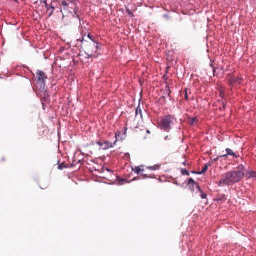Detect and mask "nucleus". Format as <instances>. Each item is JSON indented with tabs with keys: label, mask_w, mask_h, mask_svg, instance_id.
<instances>
[{
	"label": "nucleus",
	"mask_w": 256,
	"mask_h": 256,
	"mask_svg": "<svg viewBox=\"0 0 256 256\" xmlns=\"http://www.w3.org/2000/svg\"><path fill=\"white\" fill-rule=\"evenodd\" d=\"M244 176V172L242 171H230L222 176L221 180L218 182V184L219 186H232L238 182Z\"/></svg>",
	"instance_id": "obj_1"
},
{
	"label": "nucleus",
	"mask_w": 256,
	"mask_h": 256,
	"mask_svg": "<svg viewBox=\"0 0 256 256\" xmlns=\"http://www.w3.org/2000/svg\"><path fill=\"white\" fill-rule=\"evenodd\" d=\"M82 48L89 57H96V52L99 48L98 44L92 38L90 34H88L87 38H83L82 40Z\"/></svg>",
	"instance_id": "obj_2"
},
{
	"label": "nucleus",
	"mask_w": 256,
	"mask_h": 256,
	"mask_svg": "<svg viewBox=\"0 0 256 256\" xmlns=\"http://www.w3.org/2000/svg\"><path fill=\"white\" fill-rule=\"evenodd\" d=\"M176 120L175 118L172 116H167L162 118L158 124L162 130L168 132L171 130L172 126Z\"/></svg>",
	"instance_id": "obj_3"
},
{
	"label": "nucleus",
	"mask_w": 256,
	"mask_h": 256,
	"mask_svg": "<svg viewBox=\"0 0 256 256\" xmlns=\"http://www.w3.org/2000/svg\"><path fill=\"white\" fill-rule=\"evenodd\" d=\"M36 88H38L40 90L43 92L45 90L46 80L48 78L46 74L40 70H38L36 72Z\"/></svg>",
	"instance_id": "obj_4"
},
{
	"label": "nucleus",
	"mask_w": 256,
	"mask_h": 256,
	"mask_svg": "<svg viewBox=\"0 0 256 256\" xmlns=\"http://www.w3.org/2000/svg\"><path fill=\"white\" fill-rule=\"evenodd\" d=\"M117 140H116L114 144L108 141L101 142L99 141L97 142V144L100 146V148L103 150H106L110 148H112L114 145L116 144Z\"/></svg>",
	"instance_id": "obj_5"
},
{
	"label": "nucleus",
	"mask_w": 256,
	"mask_h": 256,
	"mask_svg": "<svg viewBox=\"0 0 256 256\" xmlns=\"http://www.w3.org/2000/svg\"><path fill=\"white\" fill-rule=\"evenodd\" d=\"M242 81V78L240 77L232 76L228 80L229 85L234 86V85H240Z\"/></svg>",
	"instance_id": "obj_6"
},
{
	"label": "nucleus",
	"mask_w": 256,
	"mask_h": 256,
	"mask_svg": "<svg viewBox=\"0 0 256 256\" xmlns=\"http://www.w3.org/2000/svg\"><path fill=\"white\" fill-rule=\"evenodd\" d=\"M76 18L78 20H80L78 16V15L76 16ZM76 18V17H74V14H71L70 16H64L63 17V20L64 22L66 25L70 24L72 22H74V18Z\"/></svg>",
	"instance_id": "obj_7"
},
{
	"label": "nucleus",
	"mask_w": 256,
	"mask_h": 256,
	"mask_svg": "<svg viewBox=\"0 0 256 256\" xmlns=\"http://www.w3.org/2000/svg\"><path fill=\"white\" fill-rule=\"evenodd\" d=\"M132 169V170L138 174H140L141 172L144 171L143 166H135V168H134Z\"/></svg>",
	"instance_id": "obj_8"
},
{
	"label": "nucleus",
	"mask_w": 256,
	"mask_h": 256,
	"mask_svg": "<svg viewBox=\"0 0 256 256\" xmlns=\"http://www.w3.org/2000/svg\"><path fill=\"white\" fill-rule=\"evenodd\" d=\"M226 152L227 154H224V155H223L222 156H220V158L225 157V156H236L235 153L230 148H226Z\"/></svg>",
	"instance_id": "obj_9"
},
{
	"label": "nucleus",
	"mask_w": 256,
	"mask_h": 256,
	"mask_svg": "<svg viewBox=\"0 0 256 256\" xmlns=\"http://www.w3.org/2000/svg\"><path fill=\"white\" fill-rule=\"evenodd\" d=\"M246 176L248 178H256V172H250L246 174Z\"/></svg>",
	"instance_id": "obj_10"
},
{
	"label": "nucleus",
	"mask_w": 256,
	"mask_h": 256,
	"mask_svg": "<svg viewBox=\"0 0 256 256\" xmlns=\"http://www.w3.org/2000/svg\"><path fill=\"white\" fill-rule=\"evenodd\" d=\"M188 184L189 185L190 184H192V186H194V187H196V188H198V187H200V186L192 178H190L189 180H188Z\"/></svg>",
	"instance_id": "obj_11"
},
{
	"label": "nucleus",
	"mask_w": 256,
	"mask_h": 256,
	"mask_svg": "<svg viewBox=\"0 0 256 256\" xmlns=\"http://www.w3.org/2000/svg\"><path fill=\"white\" fill-rule=\"evenodd\" d=\"M198 190L200 193L201 198L202 199L206 198L207 197V194L203 192L200 186L198 188Z\"/></svg>",
	"instance_id": "obj_12"
},
{
	"label": "nucleus",
	"mask_w": 256,
	"mask_h": 256,
	"mask_svg": "<svg viewBox=\"0 0 256 256\" xmlns=\"http://www.w3.org/2000/svg\"><path fill=\"white\" fill-rule=\"evenodd\" d=\"M44 3L45 4L48 10L50 8H51L52 9V11L50 13V14L49 15V16H50L52 14V13H53V12H54V7L52 6L48 5L47 4L46 1H44Z\"/></svg>",
	"instance_id": "obj_13"
},
{
	"label": "nucleus",
	"mask_w": 256,
	"mask_h": 256,
	"mask_svg": "<svg viewBox=\"0 0 256 256\" xmlns=\"http://www.w3.org/2000/svg\"><path fill=\"white\" fill-rule=\"evenodd\" d=\"M139 114L140 116V118H142V109L140 108V106L138 107V108L136 109V116H137Z\"/></svg>",
	"instance_id": "obj_14"
},
{
	"label": "nucleus",
	"mask_w": 256,
	"mask_h": 256,
	"mask_svg": "<svg viewBox=\"0 0 256 256\" xmlns=\"http://www.w3.org/2000/svg\"><path fill=\"white\" fill-rule=\"evenodd\" d=\"M211 166V164H210V163L208 164H208L206 165L203 168L202 172H198L197 174H200L205 173L208 170V166Z\"/></svg>",
	"instance_id": "obj_15"
},
{
	"label": "nucleus",
	"mask_w": 256,
	"mask_h": 256,
	"mask_svg": "<svg viewBox=\"0 0 256 256\" xmlns=\"http://www.w3.org/2000/svg\"><path fill=\"white\" fill-rule=\"evenodd\" d=\"M190 94V90H188V88H186L184 90V98L185 100H186V101H188L189 100V98H188V93Z\"/></svg>",
	"instance_id": "obj_16"
},
{
	"label": "nucleus",
	"mask_w": 256,
	"mask_h": 256,
	"mask_svg": "<svg viewBox=\"0 0 256 256\" xmlns=\"http://www.w3.org/2000/svg\"><path fill=\"white\" fill-rule=\"evenodd\" d=\"M160 166L156 165V166H154L148 167L147 168L148 170H158L160 168Z\"/></svg>",
	"instance_id": "obj_17"
},
{
	"label": "nucleus",
	"mask_w": 256,
	"mask_h": 256,
	"mask_svg": "<svg viewBox=\"0 0 256 256\" xmlns=\"http://www.w3.org/2000/svg\"><path fill=\"white\" fill-rule=\"evenodd\" d=\"M198 120L197 118H196V117L192 118L190 119V124L193 125V124H195L196 123Z\"/></svg>",
	"instance_id": "obj_18"
},
{
	"label": "nucleus",
	"mask_w": 256,
	"mask_h": 256,
	"mask_svg": "<svg viewBox=\"0 0 256 256\" xmlns=\"http://www.w3.org/2000/svg\"><path fill=\"white\" fill-rule=\"evenodd\" d=\"M68 168V166L64 162L62 163L58 166V169L60 170H62L64 168Z\"/></svg>",
	"instance_id": "obj_19"
},
{
	"label": "nucleus",
	"mask_w": 256,
	"mask_h": 256,
	"mask_svg": "<svg viewBox=\"0 0 256 256\" xmlns=\"http://www.w3.org/2000/svg\"><path fill=\"white\" fill-rule=\"evenodd\" d=\"M140 176L143 177V178H152V176L150 175H148L147 174H144L143 173L140 174Z\"/></svg>",
	"instance_id": "obj_20"
},
{
	"label": "nucleus",
	"mask_w": 256,
	"mask_h": 256,
	"mask_svg": "<svg viewBox=\"0 0 256 256\" xmlns=\"http://www.w3.org/2000/svg\"><path fill=\"white\" fill-rule=\"evenodd\" d=\"M182 174L183 175L189 176L190 173L186 169H183L182 170Z\"/></svg>",
	"instance_id": "obj_21"
},
{
	"label": "nucleus",
	"mask_w": 256,
	"mask_h": 256,
	"mask_svg": "<svg viewBox=\"0 0 256 256\" xmlns=\"http://www.w3.org/2000/svg\"><path fill=\"white\" fill-rule=\"evenodd\" d=\"M238 170H237L236 171H242L243 172V170L244 169V166L242 164H240L238 167Z\"/></svg>",
	"instance_id": "obj_22"
},
{
	"label": "nucleus",
	"mask_w": 256,
	"mask_h": 256,
	"mask_svg": "<svg viewBox=\"0 0 256 256\" xmlns=\"http://www.w3.org/2000/svg\"><path fill=\"white\" fill-rule=\"evenodd\" d=\"M226 200V196H222V198H218L217 199V200L218 201H220V200Z\"/></svg>",
	"instance_id": "obj_23"
},
{
	"label": "nucleus",
	"mask_w": 256,
	"mask_h": 256,
	"mask_svg": "<svg viewBox=\"0 0 256 256\" xmlns=\"http://www.w3.org/2000/svg\"><path fill=\"white\" fill-rule=\"evenodd\" d=\"M210 66L212 67V69H213V73H214V76H215V73H216V68H215L212 64H210Z\"/></svg>",
	"instance_id": "obj_24"
},
{
	"label": "nucleus",
	"mask_w": 256,
	"mask_h": 256,
	"mask_svg": "<svg viewBox=\"0 0 256 256\" xmlns=\"http://www.w3.org/2000/svg\"><path fill=\"white\" fill-rule=\"evenodd\" d=\"M126 11L130 16H133V14L130 12V10H127Z\"/></svg>",
	"instance_id": "obj_25"
},
{
	"label": "nucleus",
	"mask_w": 256,
	"mask_h": 256,
	"mask_svg": "<svg viewBox=\"0 0 256 256\" xmlns=\"http://www.w3.org/2000/svg\"><path fill=\"white\" fill-rule=\"evenodd\" d=\"M34 4H36L38 0H31Z\"/></svg>",
	"instance_id": "obj_26"
},
{
	"label": "nucleus",
	"mask_w": 256,
	"mask_h": 256,
	"mask_svg": "<svg viewBox=\"0 0 256 256\" xmlns=\"http://www.w3.org/2000/svg\"><path fill=\"white\" fill-rule=\"evenodd\" d=\"M62 4L64 6H68V4H67L66 2L65 1L62 2Z\"/></svg>",
	"instance_id": "obj_27"
},
{
	"label": "nucleus",
	"mask_w": 256,
	"mask_h": 256,
	"mask_svg": "<svg viewBox=\"0 0 256 256\" xmlns=\"http://www.w3.org/2000/svg\"><path fill=\"white\" fill-rule=\"evenodd\" d=\"M220 156H219V157H218L217 158H215V159L214 160V161H217V160L219 159V158H220Z\"/></svg>",
	"instance_id": "obj_28"
},
{
	"label": "nucleus",
	"mask_w": 256,
	"mask_h": 256,
	"mask_svg": "<svg viewBox=\"0 0 256 256\" xmlns=\"http://www.w3.org/2000/svg\"><path fill=\"white\" fill-rule=\"evenodd\" d=\"M165 140H168V136H166L165 138Z\"/></svg>",
	"instance_id": "obj_29"
},
{
	"label": "nucleus",
	"mask_w": 256,
	"mask_h": 256,
	"mask_svg": "<svg viewBox=\"0 0 256 256\" xmlns=\"http://www.w3.org/2000/svg\"><path fill=\"white\" fill-rule=\"evenodd\" d=\"M14 1L16 2H18V0H14Z\"/></svg>",
	"instance_id": "obj_30"
}]
</instances>
